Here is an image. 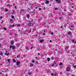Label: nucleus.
<instances>
[{
  "mask_svg": "<svg viewBox=\"0 0 76 76\" xmlns=\"http://www.w3.org/2000/svg\"><path fill=\"white\" fill-rule=\"evenodd\" d=\"M46 4H48V3H49V1H46Z\"/></svg>",
  "mask_w": 76,
  "mask_h": 76,
  "instance_id": "14",
  "label": "nucleus"
},
{
  "mask_svg": "<svg viewBox=\"0 0 76 76\" xmlns=\"http://www.w3.org/2000/svg\"><path fill=\"white\" fill-rule=\"evenodd\" d=\"M39 10H41V8H39Z\"/></svg>",
  "mask_w": 76,
  "mask_h": 76,
  "instance_id": "42",
  "label": "nucleus"
},
{
  "mask_svg": "<svg viewBox=\"0 0 76 76\" xmlns=\"http://www.w3.org/2000/svg\"><path fill=\"white\" fill-rule=\"evenodd\" d=\"M63 64V63H60V64H59V65L60 66V65H62Z\"/></svg>",
  "mask_w": 76,
  "mask_h": 76,
  "instance_id": "27",
  "label": "nucleus"
},
{
  "mask_svg": "<svg viewBox=\"0 0 76 76\" xmlns=\"http://www.w3.org/2000/svg\"><path fill=\"white\" fill-rule=\"evenodd\" d=\"M38 61H36L35 62L36 64H38Z\"/></svg>",
  "mask_w": 76,
  "mask_h": 76,
  "instance_id": "26",
  "label": "nucleus"
},
{
  "mask_svg": "<svg viewBox=\"0 0 76 76\" xmlns=\"http://www.w3.org/2000/svg\"><path fill=\"white\" fill-rule=\"evenodd\" d=\"M43 41H44L43 39H42V40H39V42H41V43H42V42H43Z\"/></svg>",
  "mask_w": 76,
  "mask_h": 76,
  "instance_id": "10",
  "label": "nucleus"
},
{
  "mask_svg": "<svg viewBox=\"0 0 76 76\" xmlns=\"http://www.w3.org/2000/svg\"><path fill=\"white\" fill-rule=\"evenodd\" d=\"M72 42L73 43H74V42L75 41V40H74V39L72 40Z\"/></svg>",
  "mask_w": 76,
  "mask_h": 76,
  "instance_id": "22",
  "label": "nucleus"
},
{
  "mask_svg": "<svg viewBox=\"0 0 76 76\" xmlns=\"http://www.w3.org/2000/svg\"><path fill=\"white\" fill-rule=\"evenodd\" d=\"M1 57H0V60L1 59Z\"/></svg>",
  "mask_w": 76,
  "mask_h": 76,
  "instance_id": "57",
  "label": "nucleus"
},
{
  "mask_svg": "<svg viewBox=\"0 0 76 76\" xmlns=\"http://www.w3.org/2000/svg\"><path fill=\"white\" fill-rule=\"evenodd\" d=\"M48 61H50V58H48Z\"/></svg>",
  "mask_w": 76,
  "mask_h": 76,
  "instance_id": "33",
  "label": "nucleus"
},
{
  "mask_svg": "<svg viewBox=\"0 0 76 76\" xmlns=\"http://www.w3.org/2000/svg\"><path fill=\"white\" fill-rule=\"evenodd\" d=\"M70 69H71L70 67L67 66L66 69V72H70Z\"/></svg>",
  "mask_w": 76,
  "mask_h": 76,
  "instance_id": "3",
  "label": "nucleus"
},
{
  "mask_svg": "<svg viewBox=\"0 0 76 76\" xmlns=\"http://www.w3.org/2000/svg\"><path fill=\"white\" fill-rule=\"evenodd\" d=\"M53 75H54V74H53V73H52L51 74V75L52 76H53Z\"/></svg>",
  "mask_w": 76,
  "mask_h": 76,
  "instance_id": "25",
  "label": "nucleus"
},
{
  "mask_svg": "<svg viewBox=\"0 0 76 76\" xmlns=\"http://www.w3.org/2000/svg\"><path fill=\"white\" fill-rule=\"evenodd\" d=\"M19 64H20V61H17L16 62V65L17 66V67H20V65Z\"/></svg>",
  "mask_w": 76,
  "mask_h": 76,
  "instance_id": "1",
  "label": "nucleus"
},
{
  "mask_svg": "<svg viewBox=\"0 0 76 76\" xmlns=\"http://www.w3.org/2000/svg\"><path fill=\"white\" fill-rule=\"evenodd\" d=\"M8 76V75H7V74H6V76Z\"/></svg>",
  "mask_w": 76,
  "mask_h": 76,
  "instance_id": "61",
  "label": "nucleus"
},
{
  "mask_svg": "<svg viewBox=\"0 0 76 76\" xmlns=\"http://www.w3.org/2000/svg\"><path fill=\"white\" fill-rule=\"evenodd\" d=\"M68 15H69V16H70V15H71V14H69Z\"/></svg>",
  "mask_w": 76,
  "mask_h": 76,
  "instance_id": "60",
  "label": "nucleus"
},
{
  "mask_svg": "<svg viewBox=\"0 0 76 76\" xmlns=\"http://www.w3.org/2000/svg\"><path fill=\"white\" fill-rule=\"evenodd\" d=\"M61 28H63V26H61Z\"/></svg>",
  "mask_w": 76,
  "mask_h": 76,
  "instance_id": "56",
  "label": "nucleus"
},
{
  "mask_svg": "<svg viewBox=\"0 0 76 76\" xmlns=\"http://www.w3.org/2000/svg\"><path fill=\"white\" fill-rule=\"evenodd\" d=\"M73 27H73V26H71V28H73Z\"/></svg>",
  "mask_w": 76,
  "mask_h": 76,
  "instance_id": "47",
  "label": "nucleus"
},
{
  "mask_svg": "<svg viewBox=\"0 0 76 76\" xmlns=\"http://www.w3.org/2000/svg\"><path fill=\"white\" fill-rule=\"evenodd\" d=\"M63 17H61V18H59V19L60 20L61 19H62Z\"/></svg>",
  "mask_w": 76,
  "mask_h": 76,
  "instance_id": "35",
  "label": "nucleus"
},
{
  "mask_svg": "<svg viewBox=\"0 0 76 76\" xmlns=\"http://www.w3.org/2000/svg\"><path fill=\"white\" fill-rule=\"evenodd\" d=\"M50 42H52V41H51V40H50Z\"/></svg>",
  "mask_w": 76,
  "mask_h": 76,
  "instance_id": "53",
  "label": "nucleus"
},
{
  "mask_svg": "<svg viewBox=\"0 0 76 76\" xmlns=\"http://www.w3.org/2000/svg\"><path fill=\"white\" fill-rule=\"evenodd\" d=\"M7 61H8V62H9L10 61V59H7Z\"/></svg>",
  "mask_w": 76,
  "mask_h": 76,
  "instance_id": "17",
  "label": "nucleus"
},
{
  "mask_svg": "<svg viewBox=\"0 0 76 76\" xmlns=\"http://www.w3.org/2000/svg\"><path fill=\"white\" fill-rule=\"evenodd\" d=\"M76 67V65L74 66H73V67H74V68H75V67Z\"/></svg>",
  "mask_w": 76,
  "mask_h": 76,
  "instance_id": "40",
  "label": "nucleus"
},
{
  "mask_svg": "<svg viewBox=\"0 0 76 76\" xmlns=\"http://www.w3.org/2000/svg\"><path fill=\"white\" fill-rule=\"evenodd\" d=\"M39 55H40V54L38 53V56H39Z\"/></svg>",
  "mask_w": 76,
  "mask_h": 76,
  "instance_id": "51",
  "label": "nucleus"
},
{
  "mask_svg": "<svg viewBox=\"0 0 76 76\" xmlns=\"http://www.w3.org/2000/svg\"><path fill=\"white\" fill-rule=\"evenodd\" d=\"M26 49H28V48H26Z\"/></svg>",
  "mask_w": 76,
  "mask_h": 76,
  "instance_id": "63",
  "label": "nucleus"
},
{
  "mask_svg": "<svg viewBox=\"0 0 76 76\" xmlns=\"http://www.w3.org/2000/svg\"><path fill=\"white\" fill-rule=\"evenodd\" d=\"M57 2V3H59L60 4L61 3V1L60 0H55Z\"/></svg>",
  "mask_w": 76,
  "mask_h": 76,
  "instance_id": "6",
  "label": "nucleus"
},
{
  "mask_svg": "<svg viewBox=\"0 0 76 76\" xmlns=\"http://www.w3.org/2000/svg\"><path fill=\"white\" fill-rule=\"evenodd\" d=\"M13 22V20H12V19H10V22Z\"/></svg>",
  "mask_w": 76,
  "mask_h": 76,
  "instance_id": "24",
  "label": "nucleus"
},
{
  "mask_svg": "<svg viewBox=\"0 0 76 76\" xmlns=\"http://www.w3.org/2000/svg\"><path fill=\"white\" fill-rule=\"evenodd\" d=\"M34 66V64H30V66Z\"/></svg>",
  "mask_w": 76,
  "mask_h": 76,
  "instance_id": "18",
  "label": "nucleus"
},
{
  "mask_svg": "<svg viewBox=\"0 0 76 76\" xmlns=\"http://www.w3.org/2000/svg\"><path fill=\"white\" fill-rule=\"evenodd\" d=\"M1 47V43H0V47Z\"/></svg>",
  "mask_w": 76,
  "mask_h": 76,
  "instance_id": "62",
  "label": "nucleus"
},
{
  "mask_svg": "<svg viewBox=\"0 0 76 76\" xmlns=\"http://www.w3.org/2000/svg\"><path fill=\"white\" fill-rule=\"evenodd\" d=\"M43 35H45V33H43Z\"/></svg>",
  "mask_w": 76,
  "mask_h": 76,
  "instance_id": "38",
  "label": "nucleus"
},
{
  "mask_svg": "<svg viewBox=\"0 0 76 76\" xmlns=\"http://www.w3.org/2000/svg\"><path fill=\"white\" fill-rule=\"evenodd\" d=\"M6 70H7V72H9V70H8V69H6Z\"/></svg>",
  "mask_w": 76,
  "mask_h": 76,
  "instance_id": "45",
  "label": "nucleus"
},
{
  "mask_svg": "<svg viewBox=\"0 0 76 76\" xmlns=\"http://www.w3.org/2000/svg\"><path fill=\"white\" fill-rule=\"evenodd\" d=\"M54 76H56V75H57V73L56 72V73L54 74Z\"/></svg>",
  "mask_w": 76,
  "mask_h": 76,
  "instance_id": "16",
  "label": "nucleus"
},
{
  "mask_svg": "<svg viewBox=\"0 0 76 76\" xmlns=\"http://www.w3.org/2000/svg\"><path fill=\"white\" fill-rule=\"evenodd\" d=\"M31 29H30V31H28V33H30V32H31Z\"/></svg>",
  "mask_w": 76,
  "mask_h": 76,
  "instance_id": "30",
  "label": "nucleus"
},
{
  "mask_svg": "<svg viewBox=\"0 0 76 76\" xmlns=\"http://www.w3.org/2000/svg\"><path fill=\"white\" fill-rule=\"evenodd\" d=\"M17 26H18V27H20V24H18L17 25Z\"/></svg>",
  "mask_w": 76,
  "mask_h": 76,
  "instance_id": "13",
  "label": "nucleus"
},
{
  "mask_svg": "<svg viewBox=\"0 0 76 76\" xmlns=\"http://www.w3.org/2000/svg\"><path fill=\"white\" fill-rule=\"evenodd\" d=\"M64 12H66V9H64Z\"/></svg>",
  "mask_w": 76,
  "mask_h": 76,
  "instance_id": "39",
  "label": "nucleus"
},
{
  "mask_svg": "<svg viewBox=\"0 0 76 76\" xmlns=\"http://www.w3.org/2000/svg\"><path fill=\"white\" fill-rule=\"evenodd\" d=\"M0 55L1 56H3V53L2 52H0Z\"/></svg>",
  "mask_w": 76,
  "mask_h": 76,
  "instance_id": "11",
  "label": "nucleus"
},
{
  "mask_svg": "<svg viewBox=\"0 0 76 76\" xmlns=\"http://www.w3.org/2000/svg\"><path fill=\"white\" fill-rule=\"evenodd\" d=\"M5 55H6L7 56H9V53H5Z\"/></svg>",
  "mask_w": 76,
  "mask_h": 76,
  "instance_id": "12",
  "label": "nucleus"
},
{
  "mask_svg": "<svg viewBox=\"0 0 76 76\" xmlns=\"http://www.w3.org/2000/svg\"><path fill=\"white\" fill-rule=\"evenodd\" d=\"M24 11H25V10H24V9H22L20 10V14H21V13H23V12H24Z\"/></svg>",
  "mask_w": 76,
  "mask_h": 76,
  "instance_id": "4",
  "label": "nucleus"
},
{
  "mask_svg": "<svg viewBox=\"0 0 76 76\" xmlns=\"http://www.w3.org/2000/svg\"><path fill=\"white\" fill-rule=\"evenodd\" d=\"M2 18H3V17H1L0 19H1Z\"/></svg>",
  "mask_w": 76,
  "mask_h": 76,
  "instance_id": "54",
  "label": "nucleus"
},
{
  "mask_svg": "<svg viewBox=\"0 0 76 76\" xmlns=\"http://www.w3.org/2000/svg\"><path fill=\"white\" fill-rule=\"evenodd\" d=\"M28 26H31V25H32V23H28Z\"/></svg>",
  "mask_w": 76,
  "mask_h": 76,
  "instance_id": "7",
  "label": "nucleus"
},
{
  "mask_svg": "<svg viewBox=\"0 0 76 76\" xmlns=\"http://www.w3.org/2000/svg\"><path fill=\"white\" fill-rule=\"evenodd\" d=\"M51 34L52 35H53V34H54V33L53 32H52L51 33Z\"/></svg>",
  "mask_w": 76,
  "mask_h": 76,
  "instance_id": "37",
  "label": "nucleus"
},
{
  "mask_svg": "<svg viewBox=\"0 0 76 76\" xmlns=\"http://www.w3.org/2000/svg\"><path fill=\"white\" fill-rule=\"evenodd\" d=\"M15 26V25H14V24L12 25V28L14 27Z\"/></svg>",
  "mask_w": 76,
  "mask_h": 76,
  "instance_id": "28",
  "label": "nucleus"
},
{
  "mask_svg": "<svg viewBox=\"0 0 76 76\" xmlns=\"http://www.w3.org/2000/svg\"><path fill=\"white\" fill-rule=\"evenodd\" d=\"M34 48V47L31 46V49H32V48Z\"/></svg>",
  "mask_w": 76,
  "mask_h": 76,
  "instance_id": "34",
  "label": "nucleus"
},
{
  "mask_svg": "<svg viewBox=\"0 0 76 76\" xmlns=\"http://www.w3.org/2000/svg\"><path fill=\"white\" fill-rule=\"evenodd\" d=\"M4 11L5 12H8V10H7V9H6Z\"/></svg>",
  "mask_w": 76,
  "mask_h": 76,
  "instance_id": "21",
  "label": "nucleus"
},
{
  "mask_svg": "<svg viewBox=\"0 0 76 76\" xmlns=\"http://www.w3.org/2000/svg\"><path fill=\"white\" fill-rule=\"evenodd\" d=\"M51 59H52V60H53V59H54V58H53V57L51 58Z\"/></svg>",
  "mask_w": 76,
  "mask_h": 76,
  "instance_id": "46",
  "label": "nucleus"
},
{
  "mask_svg": "<svg viewBox=\"0 0 76 76\" xmlns=\"http://www.w3.org/2000/svg\"><path fill=\"white\" fill-rule=\"evenodd\" d=\"M32 62L33 63H35V61H34V60L32 61Z\"/></svg>",
  "mask_w": 76,
  "mask_h": 76,
  "instance_id": "32",
  "label": "nucleus"
},
{
  "mask_svg": "<svg viewBox=\"0 0 76 76\" xmlns=\"http://www.w3.org/2000/svg\"><path fill=\"white\" fill-rule=\"evenodd\" d=\"M67 34L68 35H69L70 37H71L72 34V32L71 31H69L68 32Z\"/></svg>",
  "mask_w": 76,
  "mask_h": 76,
  "instance_id": "5",
  "label": "nucleus"
},
{
  "mask_svg": "<svg viewBox=\"0 0 76 76\" xmlns=\"http://www.w3.org/2000/svg\"><path fill=\"white\" fill-rule=\"evenodd\" d=\"M57 8H56L55 10H57Z\"/></svg>",
  "mask_w": 76,
  "mask_h": 76,
  "instance_id": "55",
  "label": "nucleus"
},
{
  "mask_svg": "<svg viewBox=\"0 0 76 76\" xmlns=\"http://www.w3.org/2000/svg\"><path fill=\"white\" fill-rule=\"evenodd\" d=\"M32 74V73L31 72H29L28 73V75H31Z\"/></svg>",
  "mask_w": 76,
  "mask_h": 76,
  "instance_id": "31",
  "label": "nucleus"
},
{
  "mask_svg": "<svg viewBox=\"0 0 76 76\" xmlns=\"http://www.w3.org/2000/svg\"><path fill=\"white\" fill-rule=\"evenodd\" d=\"M20 45V44H18L17 45V46L18 47H19Z\"/></svg>",
  "mask_w": 76,
  "mask_h": 76,
  "instance_id": "23",
  "label": "nucleus"
},
{
  "mask_svg": "<svg viewBox=\"0 0 76 76\" xmlns=\"http://www.w3.org/2000/svg\"><path fill=\"white\" fill-rule=\"evenodd\" d=\"M15 35H17V34H15Z\"/></svg>",
  "mask_w": 76,
  "mask_h": 76,
  "instance_id": "64",
  "label": "nucleus"
},
{
  "mask_svg": "<svg viewBox=\"0 0 76 76\" xmlns=\"http://www.w3.org/2000/svg\"><path fill=\"white\" fill-rule=\"evenodd\" d=\"M66 50H67L68 48H69V46H66L65 47Z\"/></svg>",
  "mask_w": 76,
  "mask_h": 76,
  "instance_id": "9",
  "label": "nucleus"
},
{
  "mask_svg": "<svg viewBox=\"0 0 76 76\" xmlns=\"http://www.w3.org/2000/svg\"><path fill=\"white\" fill-rule=\"evenodd\" d=\"M10 49L12 48V50H15L16 49V47L14 46L10 45Z\"/></svg>",
  "mask_w": 76,
  "mask_h": 76,
  "instance_id": "2",
  "label": "nucleus"
},
{
  "mask_svg": "<svg viewBox=\"0 0 76 76\" xmlns=\"http://www.w3.org/2000/svg\"><path fill=\"white\" fill-rule=\"evenodd\" d=\"M54 64H53L52 65V66H54Z\"/></svg>",
  "mask_w": 76,
  "mask_h": 76,
  "instance_id": "50",
  "label": "nucleus"
},
{
  "mask_svg": "<svg viewBox=\"0 0 76 76\" xmlns=\"http://www.w3.org/2000/svg\"><path fill=\"white\" fill-rule=\"evenodd\" d=\"M10 6V5H9V4H8L7 5V6Z\"/></svg>",
  "mask_w": 76,
  "mask_h": 76,
  "instance_id": "43",
  "label": "nucleus"
},
{
  "mask_svg": "<svg viewBox=\"0 0 76 76\" xmlns=\"http://www.w3.org/2000/svg\"><path fill=\"white\" fill-rule=\"evenodd\" d=\"M1 74H2V72L0 73V75H1Z\"/></svg>",
  "mask_w": 76,
  "mask_h": 76,
  "instance_id": "58",
  "label": "nucleus"
},
{
  "mask_svg": "<svg viewBox=\"0 0 76 76\" xmlns=\"http://www.w3.org/2000/svg\"><path fill=\"white\" fill-rule=\"evenodd\" d=\"M60 73V74H61H61H62V73H61V72Z\"/></svg>",
  "mask_w": 76,
  "mask_h": 76,
  "instance_id": "59",
  "label": "nucleus"
},
{
  "mask_svg": "<svg viewBox=\"0 0 76 76\" xmlns=\"http://www.w3.org/2000/svg\"><path fill=\"white\" fill-rule=\"evenodd\" d=\"M27 18H28V19H29V15H27Z\"/></svg>",
  "mask_w": 76,
  "mask_h": 76,
  "instance_id": "20",
  "label": "nucleus"
},
{
  "mask_svg": "<svg viewBox=\"0 0 76 76\" xmlns=\"http://www.w3.org/2000/svg\"><path fill=\"white\" fill-rule=\"evenodd\" d=\"M53 63L55 64H56V61H54Z\"/></svg>",
  "mask_w": 76,
  "mask_h": 76,
  "instance_id": "36",
  "label": "nucleus"
},
{
  "mask_svg": "<svg viewBox=\"0 0 76 76\" xmlns=\"http://www.w3.org/2000/svg\"><path fill=\"white\" fill-rule=\"evenodd\" d=\"M3 22H4V21H3L1 22V23H3Z\"/></svg>",
  "mask_w": 76,
  "mask_h": 76,
  "instance_id": "48",
  "label": "nucleus"
},
{
  "mask_svg": "<svg viewBox=\"0 0 76 76\" xmlns=\"http://www.w3.org/2000/svg\"><path fill=\"white\" fill-rule=\"evenodd\" d=\"M16 7H17V6H15V9H16Z\"/></svg>",
  "mask_w": 76,
  "mask_h": 76,
  "instance_id": "41",
  "label": "nucleus"
},
{
  "mask_svg": "<svg viewBox=\"0 0 76 76\" xmlns=\"http://www.w3.org/2000/svg\"><path fill=\"white\" fill-rule=\"evenodd\" d=\"M3 39V38H0V40H2Z\"/></svg>",
  "mask_w": 76,
  "mask_h": 76,
  "instance_id": "44",
  "label": "nucleus"
},
{
  "mask_svg": "<svg viewBox=\"0 0 76 76\" xmlns=\"http://www.w3.org/2000/svg\"><path fill=\"white\" fill-rule=\"evenodd\" d=\"M12 60L14 63H16V60H15V59H12Z\"/></svg>",
  "mask_w": 76,
  "mask_h": 76,
  "instance_id": "19",
  "label": "nucleus"
},
{
  "mask_svg": "<svg viewBox=\"0 0 76 76\" xmlns=\"http://www.w3.org/2000/svg\"><path fill=\"white\" fill-rule=\"evenodd\" d=\"M3 29H4V31H6V30L7 29L6 28L4 27L3 28Z\"/></svg>",
  "mask_w": 76,
  "mask_h": 76,
  "instance_id": "15",
  "label": "nucleus"
},
{
  "mask_svg": "<svg viewBox=\"0 0 76 76\" xmlns=\"http://www.w3.org/2000/svg\"><path fill=\"white\" fill-rule=\"evenodd\" d=\"M50 15H53V14L52 13H50Z\"/></svg>",
  "mask_w": 76,
  "mask_h": 76,
  "instance_id": "52",
  "label": "nucleus"
},
{
  "mask_svg": "<svg viewBox=\"0 0 76 76\" xmlns=\"http://www.w3.org/2000/svg\"><path fill=\"white\" fill-rule=\"evenodd\" d=\"M23 57L24 58H25V56L24 55V56H23Z\"/></svg>",
  "mask_w": 76,
  "mask_h": 76,
  "instance_id": "49",
  "label": "nucleus"
},
{
  "mask_svg": "<svg viewBox=\"0 0 76 76\" xmlns=\"http://www.w3.org/2000/svg\"><path fill=\"white\" fill-rule=\"evenodd\" d=\"M14 43V41H11L10 43L11 45H13V43Z\"/></svg>",
  "mask_w": 76,
  "mask_h": 76,
  "instance_id": "8",
  "label": "nucleus"
},
{
  "mask_svg": "<svg viewBox=\"0 0 76 76\" xmlns=\"http://www.w3.org/2000/svg\"><path fill=\"white\" fill-rule=\"evenodd\" d=\"M11 18H12V19H13V18H14V16H11Z\"/></svg>",
  "mask_w": 76,
  "mask_h": 76,
  "instance_id": "29",
  "label": "nucleus"
}]
</instances>
